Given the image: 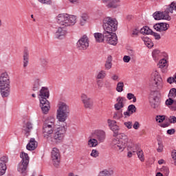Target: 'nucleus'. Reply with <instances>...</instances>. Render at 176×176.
<instances>
[{"label": "nucleus", "mask_w": 176, "mask_h": 176, "mask_svg": "<svg viewBox=\"0 0 176 176\" xmlns=\"http://www.w3.org/2000/svg\"><path fill=\"white\" fill-rule=\"evenodd\" d=\"M67 133V123L63 126H60L58 128H43V137L54 145H58L64 141Z\"/></svg>", "instance_id": "1"}, {"label": "nucleus", "mask_w": 176, "mask_h": 176, "mask_svg": "<svg viewBox=\"0 0 176 176\" xmlns=\"http://www.w3.org/2000/svg\"><path fill=\"white\" fill-rule=\"evenodd\" d=\"M57 23L63 27H59L55 33V36L58 39H61L67 34V29L65 27L74 25L76 23V16L69 15L68 14H60L57 18Z\"/></svg>", "instance_id": "2"}, {"label": "nucleus", "mask_w": 176, "mask_h": 176, "mask_svg": "<svg viewBox=\"0 0 176 176\" xmlns=\"http://www.w3.org/2000/svg\"><path fill=\"white\" fill-rule=\"evenodd\" d=\"M102 27L106 33L112 34L118 30V21L109 16L105 17L103 19Z\"/></svg>", "instance_id": "3"}, {"label": "nucleus", "mask_w": 176, "mask_h": 176, "mask_svg": "<svg viewBox=\"0 0 176 176\" xmlns=\"http://www.w3.org/2000/svg\"><path fill=\"white\" fill-rule=\"evenodd\" d=\"M58 105L56 119H58V122L64 123L69 115V106H68L65 102H60Z\"/></svg>", "instance_id": "4"}, {"label": "nucleus", "mask_w": 176, "mask_h": 176, "mask_svg": "<svg viewBox=\"0 0 176 176\" xmlns=\"http://www.w3.org/2000/svg\"><path fill=\"white\" fill-rule=\"evenodd\" d=\"M20 157L22 159L21 163L18 165V171L23 176L27 175V168L30 163V157L28 153L22 152L20 155Z\"/></svg>", "instance_id": "5"}, {"label": "nucleus", "mask_w": 176, "mask_h": 176, "mask_svg": "<svg viewBox=\"0 0 176 176\" xmlns=\"http://www.w3.org/2000/svg\"><path fill=\"white\" fill-rule=\"evenodd\" d=\"M149 102L151 108L156 109L160 105V93L157 91H152L150 94Z\"/></svg>", "instance_id": "6"}, {"label": "nucleus", "mask_w": 176, "mask_h": 176, "mask_svg": "<svg viewBox=\"0 0 176 176\" xmlns=\"http://www.w3.org/2000/svg\"><path fill=\"white\" fill-rule=\"evenodd\" d=\"M169 13L170 12L168 11V8L166 6L164 12H161L157 11L153 13V16L155 20H167L168 21H170V20H171V16H170Z\"/></svg>", "instance_id": "7"}, {"label": "nucleus", "mask_w": 176, "mask_h": 176, "mask_svg": "<svg viewBox=\"0 0 176 176\" xmlns=\"http://www.w3.org/2000/svg\"><path fill=\"white\" fill-rule=\"evenodd\" d=\"M81 102L85 109H93L94 107V100L85 94H82L80 96Z\"/></svg>", "instance_id": "8"}, {"label": "nucleus", "mask_w": 176, "mask_h": 176, "mask_svg": "<svg viewBox=\"0 0 176 176\" xmlns=\"http://www.w3.org/2000/svg\"><path fill=\"white\" fill-rule=\"evenodd\" d=\"M0 87H1V89H10V77H9L8 72H4L1 74Z\"/></svg>", "instance_id": "9"}, {"label": "nucleus", "mask_w": 176, "mask_h": 176, "mask_svg": "<svg viewBox=\"0 0 176 176\" xmlns=\"http://www.w3.org/2000/svg\"><path fill=\"white\" fill-rule=\"evenodd\" d=\"M151 77L152 79H153V86L159 89H162V87H163V80L162 79V77H160V76L159 75V72H157V71L153 72L151 74Z\"/></svg>", "instance_id": "10"}, {"label": "nucleus", "mask_w": 176, "mask_h": 176, "mask_svg": "<svg viewBox=\"0 0 176 176\" xmlns=\"http://www.w3.org/2000/svg\"><path fill=\"white\" fill-rule=\"evenodd\" d=\"M78 50H86L89 47V38L86 35H83L76 43Z\"/></svg>", "instance_id": "11"}, {"label": "nucleus", "mask_w": 176, "mask_h": 176, "mask_svg": "<svg viewBox=\"0 0 176 176\" xmlns=\"http://www.w3.org/2000/svg\"><path fill=\"white\" fill-rule=\"evenodd\" d=\"M111 146L112 149L118 151H120V152H123V151H124V148H126L124 144L120 142L118 138H114L112 140Z\"/></svg>", "instance_id": "12"}, {"label": "nucleus", "mask_w": 176, "mask_h": 176, "mask_svg": "<svg viewBox=\"0 0 176 176\" xmlns=\"http://www.w3.org/2000/svg\"><path fill=\"white\" fill-rule=\"evenodd\" d=\"M105 41L109 45L116 46V45H118V36L116 35V33H107Z\"/></svg>", "instance_id": "13"}, {"label": "nucleus", "mask_w": 176, "mask_h": 176, "mask_svg": "<svg viewBox=\"0 0 176 176\" xmlns=\"http://www.w3.org/2000/svg\"><path fill=\"white\" fill-rule=\"evenodd\" d=\"M107 123L111 130L113 132V137H118L119 135V130L120 128L116 124V120H107Z\"/></svg>", "instance_id": "14"}, {"label": "nucleus", "mask_w": 176, "mask_h": 176, "mask_svg": "<svg viewBox=\"0 0 176 176\" xmlns=\"http://www.w3.org/2000/svg\"><path fill=\"white\" fill-rule=\"evenodd\" d=\"M60 151L57 148H54L52 151V159L55 167L60 164Z\"/></svg>", "instance_id": "15"}, {"label": "nucleus", "mask_w": 176, "mask_h": 176, "mask_svg": "<svg viewBox=\"0 0 176 176\" xmlns=\"http://www.w3.org/2000/svg\"><path fill=\"white\" fill-rule=\"evenodd\" d=\"M40 107L41 108L43 113L47 115L50 110V102L46 99L40 100Z\"/></svg>", "instance_id": "16"}, {"label": "nucleus", "mask_w": 176, "mask_h": 176, "mask_svg": "<svg viewBox=\"0 0 176 176\" xmlns=\"http://www.w3.org/2000/svg\"><path fill=\"white\" fill-rule=\"evenodd\" d=\"M8 159L7 156L0 157V175H3L6 173V163Z\"/></svg>", "instance_id": "17"}, {"label": "nucleus", "mask_w": 176, "mask_h": 176, "mask_svg": "<svg viewBox=\"0 0 176 176\" xmlns=\"http://www.w3.org/2000/svg\"><path fill=\"white\" fill-rule=\"evenodd\" d=\"M153 28L158 32H163V31H167L170 28V25L167 23H158L153 25Z\"/></svg>", "instance_id": "18"}, {"label": "nucleus", "mask_w": 176, "mask_h": 176, "mask_svg": "<svg viewBox=\"0 0 176 176\" xmlns=\"http://www.w3.org/2000/svg\"><path fill=\"white\" fill-rule=\"evenodd\" d=\"M39 97H40V99H39L40 101L41 100H47V98L50 97V92L49 91V88L46 87H43L40 90Z\"/></svg>", "instance_id": "19"}, {"label": "nucleus", "mask_w": 176, "mask_h": 176, "mask_svg": "<svg viewBox=\"0 0 176 176\" xmlns=\"http://www.w3.org/2000/svg\"><path fill=\"white\" fill-rule=\"evenodd\" d=\"M22 130L25 131L26 137H28L30 133H31V130H32V123H31V122H24Z\"/></svg>", "instance_id": "20"}, {"label": "nucleus", "mask_w": 176, "mask_h": 176, "mask_svg": "<svg viewBox=\"0 0 176 176\" xmlns=\"http://www.w3.org/2000/svg\"><path fill=\"white\" fill-rule=\"evenodd\" d=\"M36 148H38V142L35 140V138H32L26 146V149L28 151H35Z\"/></svg>", "instance_id": "21"}, {"label": "nucleus", "mask_w": 176, "mask_h": 176, "mask_svg": "<svg viewBox=\"0 0 176 176\" xmlns=\"http://www.w3.org/2000/svg\"><path fill=\"white\" fill-rule=\"evenodd\" d=\"M94 134L99 142H104V141H105V131L102 130H97L95 131Z\"/></svg>", "instance_id": "22"}, {"label": "nucleus", "mask_w": 176, "mask_h": 176, "mask_svg": "<svg viewBox=\"0 0 176 176\" xmlns=\"http://www.w3.org/2000/svg\"><path fill=\"white\" fill-rule=\"evenodd\" d=\"M107 34L105 31L104 30L103 34L102 33H95L94 34V36L98 43H101V42H104L106 39Z\"/></svg>", "instance_id": "23"}, {"label": "nucleus", "mask_w": 176, "mask_h": 176, "mask_svg": "<svg viewBox=\"0 0 176 176\" xmlns=\"http://www.w3.org/2000/svg\"><path fill=\"white\" fill-rule=\"evenodd\" d=\"M118 140L124 144L125 148L126 146H129V144L133 142L131 140H129V138L124 133H122Z\"/></svg>", "instance_id": "24"}, {"label": "nucleus", "mask_w": 176, "mask_h": 176, "mask_svg": "<svg viewBox=\"0 0 176 176\" xmlns=\"http://www.w3.org/2000/svg\"><path fill=\"white\" fill-rule=\"evenodd\" d=\"M117 101L118 102L114 105V108L116 109V111H119L120 109H122L123 107H124V104H123V101H126V98L119 96L117 98Z\"/></svg>", "instance_id": "25"}, {"label": "nucleus", "mask_w": 176, "mask_h": 176, "mask_svg": "<svg viewBox=\"0 0 176 176\" xmlns=\"http://www.w3.org/2000/svg\"><path fill=\"white\" fill-rule=\"evenodd\" d=\"M120 6V0H109L107 5L109 8L116 9Z\"/></svg>", "instance_id": "26"}, {"label": "nucleus", "mask_w": 176, "mask_h": 176, "mask_svg": "<svg viewBox=\"0 0 176 176\" xmlns=\"http://www.w3.org/2000/svg\"><path fill=\"white\" fill-rule=\"evenodd\" d=\"M30 60V52L28 50H25L23 52V68L27 67L28 65V61Z\"/></svg>", "instance_id": "27"}, {"label": "nucleus", "mask_w": 176, "mask_h": 176, "mask_svg": "<svg viewBox=\"0 0 176 176\" xmlns=\"http://www.w3.org/2000/svg\"><path fill=\"white\" fill-rule=\"evenodd\" d=\"M45 124L56 126V119L54 116H50L44 122Z\"/></svg>", "instance_id": "28"}, {"label": "nucleus", "mask_w": 176, "mask_h": 176, "mask_svg": "<svg viewBox=\"0 0 176 176\" xmlns=\"http://www.w3.org/2000/svg\"><path fill=\"white\" fill-rule=\"evenodd\" d=\"M104 68L107 71H109L112 68V56H109L104 63Z\"/></svg>", "instance_id": "29"}, {"label": "nucleus", "mask_w": 176, "mask_h": 176, "mask_svg": "<svg viewBox=\"0 0 176 176\" xmlns=\"http://www.w3.org/2000/svg\"><path fill=\"white\" fill-rule=\"evenodd\" d=\"M10 88H3L2 87H0V90H1V97L3 98H5V97H9V93H10Z\"/></svg>", "instance_id": "30"}, {"label": "nucleus", "mask_w": 176, "mask_h": 176, "mask_svg": "<svg viewBox=\"0 0 176 176\" xmlns=\"http://www.w3.org/2000/svg\"><path fill=\"white\" fill-rule=\"evenodd\" d=\"M153 31L148 26L143 27L140 29V34H146V35H151Z\"/></svg>", "instance_id": "31"}, {"label": "nucleus", "mask_w": 176, "mask_h": 176, "mask_svg": "<svg viewBox=\"0 0 176 176\" xmlns=\"http://www.w3.org/2000/svg\"><path fill=\"white\" fill-rule=\"evenodd\" d=\"M160 56H162V53H160V50H154L152 52L153 58L156 60L160 58Z\"/></svg>", "instance_id": "32"}, {"label": "nucleus", "mask_w": 176, "mask_h": 176, "mask_svg": "<svg viewBox=\"0 0 176 176\" xmlns=\"http://www.w3.org/2000/svg\"><path fill=\"white\" fill-rule=\"evenodd\" d=\"M40 63L41 64V67L43 68H47L49 67V59L45 58H40Z\"/></svg>", "instance_id": "33"}, {"label": "nucleus", "mask_w": 176, "mask_h": 176, "mask_svg": "<svg viewBox=\"0 0 176 176\" xmlns=\"http://www.w3.org/2000/svg\"><path fill=\"white\" fill-rule=\"evenodd\" d=\"M88 145L90 148H94L98 145V141L96 139H90L88 140Z\"/></svg>", "instance_id": "34"}, {"label": "nucleus", "mask_w": 176, "mask_h": 176, "mask_svg": "<svg viewBox=\"0 0 176 176\" xmlns=\"http://www.w3.org/2000/svg\"><path fill=\"white\" fill-rule=\"evenodd\" d=\"M167 8L169 13H173L174 10L176 12V2L173 1Z\"/></svg>", "instance_id": "35"}, {"label": "nucleus", "mask_w": 176, "mask_h": 176, "mask_svg": "<svg viewBox=\"0 0 176 176\" xmlns=\"http://www.w3.org/2000/svg\"><path fill=\"white\" fill-rule=\"evenodd\" d=\"M132 144V147H131V152L133 153V155H135V153H137V152H138V151L140 150V148H138V145H136V144H134V143L131 142V143H129L128 145H131Z\"/></svg>", "instance_id": "36"}, {"label": "nucleus", "mask_w": 176, "mask_h": 176, "mask_svg": "<svg viewBox=\"0 0 176 176\" xmlns=\"http://www.w3.org/2000/svg\"><path fill=\"white\" fill-rule=\"evenodd\" d=\"M159 68H166L167 67V60L164 58H162L160 60L158 63Z\"/></svg>", "instance_id": "37"}, {"label": "nucleus", "mask_w": 176, "mask_h": 176, "mask_svg": "<svg viewBox=\"0 0 176 176\" xmlns=\"http://www.w3.org/2000/svg\"><path fill=\"white\" fill-rule=\"evenodd\" d=\"M120 118H123V110L122 109L118 110V111L115 113L113 116L114 119H120Z\"/></svg>", "instance_id": "38"}, {"label": "nucleus", "mask_w": 176, "mask_h": 176, "mask_svg": "<svg viewBox=\"0 0 176 176\" xmlns=\"http://www.w3.org/2000/svg\"><path fill=\"white\" fill-rule=\"evenodd\" d=\"M123 87H124V83L123 82H119L117 84L116 90L118 93L123 91Z\"/></svg>", "instance_id": "39"}, {"label": "nucleus", "mask_w": 176, "mask_h": 176, "mask_svg": "<svg viewBox=\"0 0 176 176\" xmlns=\"http://www.w3.org/2000/svg\"><path fill=\"white\" fill-rule=\"evenodd\" d=\"M136 155H138V159L140 160V162H144L145 160V157H144V151H142V149L139 150Z\"/></svg>", "instance_id": "40"}, {"label": "nucleus", "mask_w": 176, "mask_h": 176, "mask_svg": "<svg viewBox=\"0 0 176 176\" xmlns=\"http://www.w3.org/2000/svg\"><path fill=\"white\" fill-rule=\"evenodd\" d=\"M41 82V80L36 79L35 80L34 85H33V91H36V90H39V87L41 86V84L39 83Z\"/></svg>", "instance_id": "41"}, {"label": "nucleus", "mask_w": 176, "mask_h": 176, "mask_svg": "<svg viewBox=\"0 0 176 176\" xmlns=\"http://www.w3.org/2000/svg\"><path fill=\"white\" fill-rule=\"evenodd\" d=\"M161 172L164 176H168L170 174V168H168V166H162Z\"/></svg>", "instance_id": "42"}, {"label": "nucleus", "mask_w": 176, "mask_h": 176, "mask_svg": "<svg viewBox=\"0 0 176 176\" xmlns=\"http://www.w3.org/2000/svg\"><path fill=\"white\" fill-rule=\"evenodd\" d=\"M140 29L134 28L132 30V33L131 34V36L132 38H135V37L138 36V35L140 34Z\"/></svg>", "instance_id": "43"}, {"label": "nucleus", "mask_w": 176, "mask_h": 176, "mask_svg": "<svg viewBox=\"0 0 176 176\" xmlns=\"http://www.w3.org/2000/svg\"><path fill=\"white\" fill-rule=\"evenodd\" d=\"M107 76V72L105 70H101L97 76L98 79H104Z\"/></svg>", "instance_id": "44"}, {"label": "nucleus", "mask_w": 176, "mask_h": 176, "mask_svg": "<svg viewBox=\"0 0 176 176\" xmlns=\"http://www.w3.org/2000/svg\"><path fill=\"white\" fill-rule=\"evenodd\" d=\"M128 111L133 115V113H135L137 112V107L134 104H130L128 107Z\"/></svg>", "instance_id": "45"}, {"label": "nucleus", "mask_w": 176, "mask_h": 176, "mask_svg": "<svg viewBox=\"0 0 176 176\" xmlns=\"http://www.w3.org/2000/svg\"><path fill=\"white\" fill-rule=\"evenodd\" d=\"M166 120V116H157L155 117V120L158 123H163L164 120Z\"/></svg>", "instance_id": "46"}, {"label": "nucleus", "mask_w": 176, "mask_h": 176, "mask_svg": "<svg viewBox=\"0 0 176 176\" xmlns=\"http://www.w3.org/2000/svg\"><path fill=\"white\" fill-rule=\"evenodd\" d=\"M126 98L129 100H133V102H137V98H135V96H134V94L132 93H128Z\"/></svg>", "instance_id": "47"}, {"label": "nucleus", "mask_w": 176, "mask_h": 176, "mask_svg": "<svg viewBox=\"0 0 176 176\" xmlns=\"http://www.w3.org/2000/svg\"><path fill=\"white\" fill-rule=\"evenodd\" d=\"M126 146H127V151H128V154H127L128 157H133V155H134L133 151H131V148H133V144H129Z\"/></svg>", "instance_id": "48"}, {"label": "nucleus", "mask_w": 176, "mask_h": 176, "mask_svg": "<svg viewBox=\"0 0 176 176\" xmlns=\"http://www.w3.org/2000/svg\"><path fill=\"white\" fill-rule=\"evenodd\" d=\"M164 148V146L163 145V142L161 141H158V148H157V151L160 153L163 152V148Z\"/></svg>", "instance_id": "49"}, {"label": "nucleus", "mask_w": 176, "mask_h": 176, "mask_svg": "<svg viewBox=\"0 0 176 176\" xmlns=\"http://www.w3.org/2000/svg\"><path fill=\"white\" fill-rule=\"evenodd\" d=\"M87 21V16H81L80 19V25H85L86 24V22Z\"/></svg>", "instance_id": "50"}, {"label": "nucleus", "mask_w": 176, "mask_h": 176, "mask_svg": "<svg viewBox=\"0 0 176 176\" xmlns=\"http://www.w3.org/2000/svg\"><path fill=\"white\" fill-rule=\"evenodd\" d=\"M168 97H176V89L172 88L170 89L168 94Z\"/></svg>", "instance_id": "51"}, {"label": "nucleus", "mask_w": 176, "mask_h": 176, "mask_svg": "<svg viewBox=\"0 0 176 176\" xmlns=\"http://www.w3.org/2000/svg\"><path fill=\"white\" fill-rule=\"evenodd\" d=\"M100 153H98V151L96 149H93L91 153V156H92V157H98Z\"/></svg>", "instance_id": "52"}, {"label": "nucleus", "mask_w": 176, "mask_h": 176, "mask_svg": "<svg viewBox=\"0 0 176 176\" xmlns=\"http://www.w3.org/2000/svg\"><path fill=\"white\" fill-rule=\"evenodd\" d=\"M172 159L174 166H176V150H173L171 153Z\"/></svg>", "instance_id": "53"}, {"label": "nucleus", "mask_w": 176, "mask_h": 176, "mask_svg": "<svg viewBox=\"0 0 176 176\" xmlns=\"http://www.w3.org/2000/svg\"><path fill=\"white\" fill-rule=\"evenodd\" d=\"M43 5H52V0H38Z\"/></svg>", "instance_id": "54"}, {"label": "nucleus", "mask_w": 176, "mask_h": 176, "mask_svg": "<svg viewBox=\"0 0 176 176\" xmlns=\"http://www.w3.org/2000/svg\"><path fill=\"white\" fill-rule=\"evenodd\" d=\"M167 82L169 83V85H173V83H175V76H173V77H168L167 79Z\"/></svg>", "instance_id": "55"}, {"label": "nucleus", "mask_w": 176, "mask_h": 176, "mask_svg": "<svg viewBox=\"0 0 176 176\" xmlns=\"http://www.w3.org/2000/svg\"><path fill=\"white\" fill-rule=\"evenodd\" d=\"M175 100H173L172 98H169L168 99H167L165 102L166 105L167 106H170V105H173V104H174V102Z\"/></svg>", "instance_id": "56"}, {"label": "nucleus", "mask_w": 176, "mask_h": 176, "mask_svg": "<svg viewBox=\"0 0 176 176\" xmlns=\"http://www.w3.org/2000/svg\"><path fill=\"white\" fill-rule=\"evenodd\" d=\"M124 126H125L126 127H127L129 130H130V129H132V127H133V122H131V121L125 122L124 123Z\"/></svg>", "instance_id": "57"}, {"label": "nucleus", "mask_w": 176, "mask_h": 176, "mask_svg": "<svg viewBox=\"0 0 176 176\" xmlns=\"http://www.w3.org/2000/svg\"><path fill=\"white\" fill-rule=\"evenodd\" d=\"M151 35H153V36H154L155 39H156L157 41H159V39H161L162 38L160 36V34H159V33H156L155 32H153Z\"/></svg>", "instance_id": "58"}, {"label": "nucleus", "mask_w": 176, "mask_h": 176, "mask_svg": "<svg viewBox=\"0 0 176 176\" xmlns=\"http://www.w3.org/2000/svg\"><path fill=\"white\" fill-rule=\"evenodd\" d=\"M168 120L170 123H173V124H175V123H176V117L174 116H170Z\"/></svg>", "instance_id": "59"}, {"label": "nucleus", "mask_w": 176, "mask_h": 176, "mask_svg": "<svg viewBox=\"0 0 176 176\" xmlns=\"http://www.w3.org/2000/svg\"><path fill=\"white\" fill-rule=\"evenodd\" d=\"M166 133L168 134V135H173V134H175V130L174 129H168Z\"/></svg>", "instance_id": "60"}, {"label": "nucleus", "mask_w": 176, "mask_h": 176, "mask_svg": "<svg viewBox=\"0 0 176 176\" xmlns=\"http://www.w3.org/2000/svg\"><path fill=\"white\" fill-rule=\"evenodd\" d=\"M131 58L129 56H124L123 58L124 63H130Z\"/></svg>", "instance_id": "61"}, {"label": "nucleus", "mask_w": 176, "mask_h": 176, "mask_svg": "<svg viewBox=\"0 0 176 176\" xmlns=\"http://www.w3.org/2000/svg\"><path fill=\"white\" fill-rule=\"evenodd\" d=\"M133 127L135 130H138V129H140V122L135 121L133 125Z\"/></svg>", "instance_id": "62"}, {"label": "nucleus", "mask_w": 176, "mask_h": 176, "mask_svg": "<svg viewBox=\"0 0 176 176\" xmlns=\"http://www.w3.org/2000/svg\"><path fill=\"white\" fill-rule=\"evenodd\" d=\"M142 39L144 42V43H146V42H152V40L148 36H143Z\"/></svg>", "instance_id": "63"}, {"label": "nucleus", "mask_w": 176, "mask_h": 176, "mask_svg": "<svg viewBox=\"0 0 176 176\" xmlns=\"http://www.w3.org/2000/svg\"><path fill=\"white\" fill-rule=\"evenodd\" d=\"M170 108H171L172 111H176V101L175 100L173 102V104H172V106Z\"/></svg>", "instance_id": "64"}]
</instances>
